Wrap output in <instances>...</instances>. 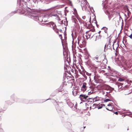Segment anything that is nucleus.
<instances>
[{
  "label": "nucleus",
  "instance_id": "nucleus-1",
  "mask_svg": "<svg viewBox=\"0 0 132 132\" xmlns=\"http://www.w3.org/2000/svg\"><path fill=\"white\" fill-rule=\"evenodd\" d=\"M70 78V77L69 76L68 73H67L66 72L64 73L63 78V82L58 89V91L62 92L63 91V87L66 85V82L68 81V80Z\"/></svg>",
  "mask_w": 132,
  "mask_h": 132
},
{
  "label": "nucleus",
  "instance_id": "nucleus-2",
  "mask_svg": "<svg viewBox=\"0 0 132 132\" xmlns=\"http://www.w3.org/2000/svg\"><path fill=\"white\" fill-rule=\"evenodd\" d=\"M30 17L31 19L36 21H38L39 22H46L47 21L44 20V19H42L41 17H39L38 14L36 13H31L30 14Z\"/></svg>",
  "mask_w": 132,
  "mask_h": 132
},
{
  "label": "nucleus",
  "instance_id": "nucleus-3",
  "mask_svg": "<svg viewBox=\"0 0 132 132\" xmlns=\"http://www.w3.org/2000/svg\"><path fill=\"white\" fill-rule=\"evenodd\" d=\"M78 1L80 2L81 6L83 11L86 10L87 7L89 6L86 0H78Z\"/></svg>",
  "mask_w": 132,
  "mask_h": 132
},
{
  "label": "nucleus",
  "instance_id": "nucleus-4",
  "mask_svg": "<svg viewBox=\"0 0 132 132\" xmlns=\"http://www.w3.org/2000/svg\"><path fill=\"white\" fill-rule=\"evenodd\" d=\"M57 9L55 7H54L51 10V12L49 16V17L53 16L56 17L55 19L58 18V16L57 13Z\"/></svg>",
  "mask_w": 132,
  "mask_h": 132
},
{
  "label": "nucleus",
  "instance_id": "nucleus-5",
  "mask_svg": "<svg viewBox=\"0 0 132 132\" xmlns=\"http://www.w3.org/2000/svg\"><path fill=\"white\" fill-rule=\"evenodd\" d=\"M82 101L85 102L86 100H89L91 99L92 98L89 97V96L88 95L86 94H81L79 97Z\"/></svg>",
  "mask_w": 132,
  "mask_h": 132
},
{
  "label": "nucleus",
  "instance_id": "nucleus-6",
  "mask_svg": "<svg viewBox=\"0 0 132 132\" xmlns=\"http://www.w3.org/2000/svg\"><path fill=\"white\" fill-rule=\"evenodd\" d=\"M48 25H49L51 27H52L54 31L57 33H58V29L56 28V26L55 24L52 22H50L47 23Z\"/></svg>",
  "mask_w": 132,
  "mask_h": 132
},
{
  "label": "nucleus",
  "instance_id": "nucleus-7",
  "mask_svg": "<svg viewBox=\"0 0 132 132\" xmlns=\"http://www.w3.org/2000/svg\"><path fill=\"white\" fill-rule=\"evenodd\" d=\"M105 75L107 76H114L116 75V72L113 69H110L108 70V72L105 73Z\"/></svg>",
  "mask_w": 132,
  "mask_h": 132
},
{
  "label": "nucleus",
  "instance_id": "nucleus-8",
  "mask_svg": "<svg viewBox=\"0 0 132 132\" xmlns=\"http://www.w3.org/2000/svg\"><path fill=\"white\" fill-rule=\"evenodd\" d=\"M114 89L113 88H111V89L110 90H106L105 92L106 93V94L105 95L108 96L110 95V93H111L112 90H113Z\"/></svg>",
  "mask_w": 132,
  "mask_h": 132
},
{
  "label": "nucleus",
  "instance_id": "nucleus-9",
  "mask_svg": "<svg viewBox=\"0 0 132 132\" xmlns=\"http://www.w3.org/2000/svg\"><path fill=\"white\" fill-rule=\"evenodd\" d=\"M113 77V78H111V80H112L113 81H115L117 80V78H118L117 76L116 75L114 76H112Z\"/></svg>",
  "mask_w": 132,
  "mask_h": 132
},
{
  "label": "nucleus",
  "instance_id": "nucleus-10",
  "mask_svg": "<svg viewBox=\"0 0 132 132\" xmlns=\"http://www.w3.org/2000/svg\"><path fill=\"white\" fill-rule=\"evenodd\" d=\"M94 60L96 62H100V61H98L99 57L97 55H96V56L94 57L93 58Z\"/></svg>",
  "mask_w": 132,
  "mask_h": 132
},
{
  "label": "nucleus",
  "instance_id": "nucleus-11",
  "mask_svg": "<svg viewBox=\"0 0 132 132\" xmlns=\"http://www.w3.org/2000/svg\"><path fill=\"white\" fill-rule=\"evenodd\" d=\"M76 68L77 69H78L79 71V73L81 74H82V72L84 71V69H81L80 68H79V67H77Z\"/></svg>",
  "mask_w": 132,
  "mask_h": 132
},
{
  "label": "nucleus",
  "instance_id": "nucleus-12",
  "mask_svg": "<svg viewBox=\"0 0 132 132\" xmlns=\"http://www.w3.org/2000/svg\"><path fill=\"white\" fill-rule=\"evenodd\" d=\"M98 107V109H101L103 106H105V105L103 104H99L96 105Z\"/></svg>",
  "mask_w": 132,
  "mask_h": 132
},
{
  "label": "nucleus",
  "instance_id": "nucleus-13",
  "mask_svg": "<svg viewBox=\"0 0 132 132\" xmlns=\"http://www.w3.org/2000/svg\"><path fill=\"white\" fill-rule=\"evenodd\" d=\"M116 87H118V88H121L122 87V85L116 82L115 84Z\"/></svg>",
  "mask_w": 132,
  "mask_h": 132
},
{
  "label": "nucleus",
  "instance_id": "nucleus-14",
  "mask_svg": "<svg viewBox=\"0 0 132 132\" xmlns=\"http://www.w3.org/2000/svg\"><path fill=\"white\" fill-rule=\"evenodd\" d=\"M59 37L61 39V43H62V45L63 46V47H63V40L62 39V35L61 34H60L59 35Z\"/></svg>",
  "mask_w": 132,
  "mask_h": 132
},
{
  "label": "nucleus",
  "instance_id": "nucleus-15",
  "mask_svg": "<svg viewBox=\"0 0 132 132\" xmlns=\"http://www.w3.org/2000/svg\"><path fill=\"white\" fill-rule=\"evenodd\" d=\"M87 84L85 83L84 82L83 84V85L82 86V88H83L84 89H86V85Z\"/></svg>",
  "mask_w": 132,
  "mask_h": 132
},
{
  "label": "nucleus",
  "instance_id": "nucleus-16",
  "mask_svg": "<svg viewBox=\"0 0 132 132\" xmlns=\"http://www.w3.org/2000/svg\"><path fill=\"white\" fill-rule=\"evenodd\" d=\"M102 28H103L104 32L106 33H107V32L108 28L105 27H104Z\"/></svg>",
  "mask_w": 132,
  "mask_h": 132
},
{
  "label": "nucleus",
  "instance_id": "nucleus-17",
  "mask_svg": "<svg viewBox=\"0 0 132 132\" xmlns=\"http://www.w3.org/2000/svg\"><path fill=\"white\" fill-rule=\"evenodd\" d=\"M65 53L64 52V53H63L64 56H65V58H66L67 57H68V58H67V59H68V53L67 54L66 52H65Z\"/></svg>",
  "mask_w": 132,
  "mask_h": 132
},
{
  "label": "nucleus",
  "instance_id": "nucleus-18",
  "mask_svg": "<svg viewBox=\"0 0 132 132\" xmlns=\"http://www.w3.org/2000/svg\"><path fill=\"white\" fill-rule=\"evenodd\" d=\"M73 94V95L75 96H76L77 94V92L75 90V91L73 90L72 91Z\"/></svg>",
  "mask_w": 132,
  "mask_h": 132
},
{
  "label": "nucleus",
  "instance_id": "nucleus-19",
  "mask_svg": "<svg viewBox=\"0 0 132 132\" xmlns=\"http://www.w3.org/2000/svg\"><path fill=\"white\" fill-rule=\"evenodd\" d=\"M118 80L120 81H122L124 80V79L123 78H120Z\"/></svg>",
  "mask_w": 132,
  "mask_h": 132
},
{
  "label": "nucleus",
  "instance_id": "nucleus-20",
  "mask_svg": "<svg viewBox=\"0 0 132 132\" xmlns=\"http://www.w3.org/2000/svg\"><path fill=\"white\" fill-rule=\"evenodd\" d=\"M105 13L107 15H109V12L108 11L106 10L104 11Z\"/></svg>",
  "mask_w": 132,
  "mask_h": 132
},
{
  "label": "nucleus",
  "instance_id": "nucleus-21",
  "mask_svg": "<svg viewBox=\"0 0 132 132\" xmlns=\"http://www.w3.org/2000/svg\"><path fill=\"white\" fill-rule=\"evenodd\" d=\"M61 21V23H60V24H62L63 23V20H61L59 18V17H58V21Z\"/></svg>",
  "mask_w": 132,
  "mask_h": 132
},
{
  "label": "nucleus",
  "instance_id": "nucleus-22",
  "mask_svg": "<svg viewBox=\"0 0 132 132\" xmlns=\"http://www.w3.org/2000/svg\"><path fill=\"white\" fill-rule=\"evenodd\" d=\"M93 92V90H92L90 92H88V95H90L92 94Z\"/></svg>",
  "mask_w": 132,
  "mask_h": 132
},
{
  "label": "nucleus",
  "instance_id": "nucleus-23",
  "mask_svg": "<svg viewBox=\"0 0 132 132\" xmlns=\"http://www.w3.org/2000/svg\"><path fill=\"white\" fill-rule=\"evenodd\" d=\"M111 101V100L110 99L107 98V99H105V100L104 101V102H106L109 101Z\"/></svg>",
  "mask_w": 132,
  "mask_h": 132
},
{
  "label": "nucleus",
  "instance_id": "nucleus-24",
  "mask_svg": "<svg viewBox=\"0 0 132 132\" xmlns=\"http://www.w3.org/2000/svg\"><path fill=\"white\" fill-rule=\"evenodd\" d=\"M53 102L54 105H58L57 102L55 100H53Z\"/></svg>",
  "mask_w": 132,
  "mask_h": 132
},
{
  "label": "nucleus",
  "instance_id": "nucleus-25",
  "mask_svg": "<svg viewBox=\"0 0 132 132\" xmlns=\"http://www.w3.org/2000/svg\"><path fill=\"white\" fill-rule=\"evenodd\" d=\"M73 21L75 23H77V19H76L74 18L73 19Z\"/></svg>",
  "mask_w": 132,
  "mask_h": 132
},
{
  "label": "nucleus",
  "instance_id": "nucleus-26",
  "mask_svg": "<svg viewBox=\"0 0 132 132\" xmlns=\"http://www.w3.org/2000/svg\"><path fill=\"white\" fill-rule=\"evenodd\" d=\"M71 36L72 39L73 40L75 38V37H74V35L73 32L71 34Z\"/></svg>",
  "mask_w": 132,
  "mask_h": 132
},
{
  "label": "nucleus",
  "instance_id": "nucleus-27",
  "mask_svg": "<svg viewBox=\"0 0 132 132\" xmlns=\"http://www.w3.org/2000/svg\"><path fill=\"white\" fill-rule=\"evenodd\" d=\"M131 39H132V32L131 34L129 36H128Z\"/></svg>",
  "mask_w": 132,
  "mask_h": 132
},
{
  "label": "nucleus",
  "instance_id": "nucleus-28",
  "mask_svg": "<svg viewBox=\"0 0 132 132\" xmlns=\"http://www.w3.org/2000/svg\"><path fill=\"white\" fill-rule=\"evenodd\" d=\"M79 66L80 69H84L83 67L82 66H81L80 65Z\"/></svg>",
  "mask_w": 132,
  "mask_h": 132
},
{
  "label": "nucleus",
  "instance_id": "nucleus-29",
  "mask_svg": "<svg viewBox=\"0 0 132 132\" xmlns=\"http://www.w3.org/2000/svg\"><path fill=\"white\" fill-rule=\"evenodd\" d=\"M74 12H75V13H77V11L76 9H75L74 10Z\"/></svg>",
  "mask_w": 132,
  "mask_h": 132
},
{
  "label": "nucleus",
  "instance_id": "nucleus-30",
  "mask_svg": "<svg viewBox=\"0 0 132 132\" xmlns=\"http://www.w3.org/2000/svg\"><path fill=\"white\" fill-rule=\"evenodd\" d=\"M114 113H115V114H116V115H117L118 114V112H114Z\"/></svg>",
  "mask_w": 132,
  "mask_h": 132
},
{
  "label": "nucleus",
  "instance_id": "nucleus-31",
  "mask_svg": "<svg viewBox=\"0 0 132 132\" xmlns=\"http://www.w3.org/2000/svg\"><path fill=\"white\" fill-rule=\"evenodd\" d=\"M82 18L84 20L86 18V17L85 16H82Z\"/></svg>",
  "mask_w": 132,
  "mask_h": 132
},
{
  "label": "nucleus",
  "instance_id": "nucleus-32",
  "mask_svg": "<svg viewBox=\"0 0 132 132\" xmlns=\"http://www.w3.org/2000/svg\"><path fill=\"white\" fill-rule=\"evenodd\" d=\"M97 104H93V106H95V107H97V106L96 105H97Z\"/></svg>",
  "mask_w": 132,
  "mask_h": 132
},
{
  "label": "nucleus",
  "instance_id": "nucleus-33",
  "mask_svg": "<svg viewBox=\"0 0 132 132\" xmlns=\"http://www.w3.org/2000/svg\"><path fill=\"white\" fill-rule=\"evenodd\" d=\"M60 31V32H62V30H61V29H60V30H59V29H58V31Z\"/></svg>",
  "mask_w": 132,
  "mask_h": 132
},
{
  "label": "nucleus",
  "instance_id": "nucleus-34",
  "mask_svg": "<svg viewBox=\"0 0 132 132\" xmlns=\"http://www.w3.org/2000/svg\"><path fill=\"white\" fill-rule=\"evenodd\" d=\"M91 34H92V33L91 32H89V33L88 34V35L89 36H91Z\"/></svg>",
  "mask_w": 132,
  "mask_h": 132
},
{
  "label": "nucleus",
  "instance_id": "nucleus-35",
  "mask_svg": "<svg viewBox=\"0 0 132 132\" xmlns=\"http://www.w3.org/2000/svg\"><path fill=\"white\" fill-rule=\"evenodd\" d=\"M98 37L100 38H101V36L100 35L98 36Z\"/></svg>",
  "mask_w": 132,
  "mask_h": 132
},
{
  "label": "nucleus",
  "instance_id": "nucleus-36",
  "mask_svg": "<svg viewBox=\"0 0 132 132\" xmlns=\"http://www.w3.org/2000/svg\"><path fill=\"white\" fill-rule=\"evenodd\" d=\"M108 106H111V105L110 104H109L108 105Z\"/></svg>",
  "mask_w": 132,
  "mask_h": 132
},
{
  "label": "nucleus",
  "instance_id": "nucleus-37",
  "mask_svg": "<svg viewBox=\"0 0 132 132\" xmlns=\"http://www.w3.org/2000/svg\"><path fill=\"white\" fill-rule=\"evenodd\" d=\"M95 21V23L96 24H97V22L96 21H96ZM96 25L97 26V25Z\"/></svg>",
  "mask_w": 132,
  "mask_h": 132
},
{
  "label": "nucleus",
  "instance_id": "nucleus-38",
  "mask_svg": "<svg viewBox=\"0 0 132 132\" xmlns=\"http://www.w3.org/2000/svg\"><path fill=\"white\" fill-rule=\"evenodd\" d=\"M106 109L108 110H109V111H111L112 110H109V109H108V108H106Z\"/></svg>",
  "mask_w": 132,
  "mask_h": 132
},
{
  "label": "nucleus",
  "instance_id": "nucleus-39",
  "mask_svg": "<svg viewBox=\"0 0 132 132\" xmlns=\"http://www.w3.org/2000/svg\"><path fill=\"white\" fill-rule=\"evenodd\" d=\"M129 113H131L130 115H132V113L131 112H129Z\"/></svg>",
  "mask_w": 132,
  "mask_h": 132
},
{
  "label": "nucleus",
  "instance_id": "nucleus-40",
  "mask_svg": "<svg viewBox=\"0 0 132 132\" xmlns=\"http://www.w3.org/2000/svg\"><path fill=\"white\" fill-rule=\"evenodd\" d=\"M77 106V105H75V106H74L75 108H76V109H77V108H76Z\"/></svg>",
  "mask_w": 132,
  "mask_h": 132
},
{
  "label": "nucleus",
  "instance_id": "nucleus-41",
  "mask_svg": "<svg viewBox=\"0 0 132 132\" xmlns=\"http://www.w3.org/2000/svg\"><path fill=\"white\" fill-rule=\"evenodd\" d=\"M106 45H105V47H104V49H105V48H106Z\"/></svg>",
  "mask_w": 132,
  "mask_h": 132
},
{
  "label": "nucleus",
  "instance_id": "nucleus-42",
  "mask_svg": "<svg viewBox=\"0 0 132 132\" xmlns=\"http://www.w3.org/2000/svg\"><path fill=\"white\" fill-rule=\"evenodd\" d=\"M79 41L78 40V44H79Z\"/></svg>",
  "mask_w": 132,
  "mask_h": 132
},
{
  "label": "nucleus",
  "instance_id": "nucleus-43",
  "mask_svg": "<svg viewBox=\"0 0 132 132\" xmlns=\"http://www.w3.org/2000/svg\"><path fill=\"white\" fill-rule=\"evenodd\" d=\"M101 32V31H99V32H98V33H99V34H100V33Z\"/></svg>",
  "mask_w": 132,
  "mask_h": 132
},
{
  "label": "nucleus",
  "instance_id": "nucleus-44",
  "mask_svg": "<svg viewBox=\"0 0 132 132\" xmlns=\"http://www.w3.org/2000/svg\"><path fill=\"white\" fill-rule=\"evenodd\" d=\"M130 115V114H126V115Z\"/></svg>",
  "mask_w": 132,
  "mask_h": 132
},
{
  "label": "nucleus",
  "instance_id": "nucleus-45",
  "mask_svg": "<svg viewBox=\"0 0 132 132\" xmlns=\"http://www.w3.org/2000/svg\"><path fill=\"white\" fill-rule=\"evenodd\" d=\"M95 76H94V79H95Z\"/></svg>",
  "mask_w": 132,
  "mask_h": 132
},
{
  "label": "nucleus",
  "instance_id": "nucleus-46",
  "mask_svg": "<svg viewBox=\"0 0 132 132\" xmlns=\"http://www.w3.org/2000/svg\"><path fill=\"white\" fill-rule=\"evenodd\" d=\"M93 36H94V35H93L92 36V37H93Z\"/></svg>",
  "mask_w": 132,
  "mask_h": 132
},
{
  "label": "nucleus",
  "instance_id": "nucleus-47",
  "mask_svg": "<svg viewBox=\"0 0 132 132\" xmlns=\"http://www.w3.org/2000/svg\"><path fill=\"white\" fill-rule=\"evenodd\" d=\"M75 72H76V69H75Z\"/></svg>",
  "mask_w": 132,
  "mask_h": 132
},
{
  "label": "nucleus",
  "instance_id": "nucleus-48",
  "mask_svg": "<svg viewBox=\"0 0 132 132\" xmlns=\"http://www.w3.org/2000/svg\"><path fill=\"white\" fill-rule=\"evenodd\" d=\"M89 32V31H87L86 32V33H87V32Z\"/></svg>",
  "mask_w": 132,
  "mask_h": 132
},
{
  "label": "nucleus",
  "instance_id": "nucleus-49",
  "mask_svg": "<svg viewBox=\"0 0 132 132\" xmlns=\"http://www.w3.org/2000/svg\"><path fill=\"white\" fill-rule=\"evenodd\" d=\"M96 101H97V100H95V101H94V102H96Z\"/></svg>",
  "mask_w": 132,
  "mask_h": 132
},
{
  "label": "nucleus",
  "instance_id": "nucleus-50",
  "mask_svg": "<svg viewBox=\"0 0 132 132\" xmlns=\"http://www.w3.org/2000/svg\"><path fill=\"white\" fill-rule=\"evenodd\" d=\"M44 24V23H43L42 24Z\"/></svg>",
  "mask_w": 132,
  "mask_h": 132
},
{
  "label": "nucleus",
  "instance_id": "nucleus-51",
  "mask_svg": "<svg viewBox=\"0 0 132 132\" xmlns=\"http://www.w3.org/2000/svg\"><path fill=\"white\" fill-rule=\"evenodd\" d=\"M73 104H72V106H73Z\"/></svg>",
  "mask_w": 132,
  "mask_h": 132
},
{
  "label": "nucleus",
  "instance_id": "nucleus-52",
  "mask_svg": "<svg viewBox=\"0 0 132 132\" xmlns=\"http://www.w3.org/2000/svg\"><path fill=\"white\" fill-rule=\"evenodd\" d=\"M108 67L109 68H110V67L109 66Z\"/></svg>",
  "mask_w": 132,
  "mask_h": 132
},
{
  "label": "nucleus",
  "instance_id": "nucleus-53",
  "mask_svg": "<svg viewBox=\"0 0 132 132\" xmlns=\"http://www.w3.org/2000/svg\"><path fill=\"white\" fill-rule=\"evenodd\" d=\"M113 49L114 50V47H113Z\"/></svg>",
  "mask_w": 132,
  "mask_h": 132
},
{
  "label": "nucleus",
  "instance_id": "nucleus-54",
  "mask_svg": "<svg viewBox=\"0 0 132 132\" xmlns=\"http://www.w3.org/2000/svg\"><path fill=\"white\" fill-rule=\"evenodd\" d=\"M131 117H132V116H130Z\"/></svg>",
  "mask_w": 132,
  "mask_h": 132
},
{
  "label": "nucleus",
  "instance_id": "nucleus-55",
  "mask_svg": "<svg viewBox=\"0 0 132 132\" xmlns=\"http://www.w3.org/2000/svg\"><path fill=\"white\" fill-rule=\"evenodd\" d=\"M66 8V7H65L64 8H65V9Z\"/></svg>",
  "mask_w": 132,
  "mask_h": 132
},
{
  "label": "nucleus",
  "instance_id": "nucleus-56",
  "mask_svg": "<svg viewBox=\"0 0 132 132\" xmlns=\"http://www.w3.org/2000/svg\"><path fill=\"white\" fill-rule=\"evenodd\" d=\"M127 130H128V128L127 129Z\"/></svg>",
  "mask_w": 132,
  "mask_h": 132
},
{
  "label": "nucleus",
  "instance_id": "nucleus-57",
  "mask_svg": "<svg viewBox=\"0 0 132 132\" xmlns=\"http://www.w3.org/2000/svg\"><path fill=\"white\" fill-rule=\"evenodd\" d=\"M49 99H47V100H49Z\"/></svg>",
  "mask_w": 132,
  "mask_h": 132
},
{
  "label": "nucleus",
  "instance_id": "nucleus-58",
  "mask_svg": "<svg viewBox=\"0 0 132 132\" xmlns=\"http://www.w3.org/2000/svg\"><path fill=\"white\" fill-rule=\"evenodd\" d=\"M94 31V30L93 31Z\"/></svg>",
  "mask_w": 132,
  "mask_h": 132
},
{
  "label": "nucleus",
  "instance_id": "nucleus-59",
  "mask_svg": "<svg viewBox=\"0 0 132 132\" xmlns=\"http://www.w3.org/2000/svg\"><path fill=\"white\" fill-rule=\"evenodd\" d=\"M94 31V30L93 31Z\"/></svg>",
  "mask_w": 132,
  "mask_h": 132
},
{
  "label": "nucleus",
  "instance_id": "nucleus-60",
  "mask_svg": "<svg viewBox=\"0 0 132 132\" xmlns=\"http://www.w3.org/2000/svg\"><path fill=\"white\" fill-rule=\"evenodd\" d=\"M94 31V30L93 31Z\"/></svg>",
  "mask_w": 132,
  "mask_h": 132
},
{
  "label": "nucleus",
  "instance_id": "nucleus-61",
  "mask_svg": "<svg viewBox=\"0 0 132 132\" xmlns=\"http://www.w3.org/2000/svg\"><path fill=\"white\" fill-rule=\"evenodd\" d=\"M85 127H84V128H85Z\"/></svg>",
  "mask_w": 132,
  "mask_h": 132
}]
</instances>
